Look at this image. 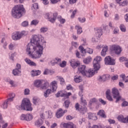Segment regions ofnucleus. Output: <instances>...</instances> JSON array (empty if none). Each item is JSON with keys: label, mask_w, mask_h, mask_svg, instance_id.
Segmentation results:
<instances>
[{"label": "nucleus", "mask_w": 128, "mask_h": 128, "mask_svg": "<svg viewBox=\"0 0 128 128\" xmlns=\"http://www.w3.org/2000/svg\"><path fill=\"white\" fill-rule=\"evenodd\" d=\"M42 40V35H34L31 43L28 44L26 52L32 58H40L42 56L44 48L40 45V40Z\"/></svg>", "instance_id": "nucleus-1"}, {"label": "nucleus", "mask_w": 128, "mask_h": 128, "mask_svg": "<svg viewBox=\"0 0 128 128\" xmlns=\"http://www.w3.org/2000/svg\"><path fill=\"white\" fill-rule=\"evenodd\" d=\"M78 70L82 76H84L87 78H92V76L96 74L94 70H93V68L86 70V65H80L78 68Z\"/></svg>", "instance_id": "nucleus-2"}, {"label": "nucleus", "mask_w": 128, "mask_h": 128, "mask_svg": "<svg viewBox=\"0 0 128 128\" xmlns=\"http://www.w3.org/2000/svg\"><path fill=\"white\" fill-rule=\"evenodd\" d=\"M87 104L88 102H86V100H84V98L82 97L80 106L78 103H76L75 104L76 110H78V112H80V114H84L88 112V108H86Z\"/></svg>", "instance_id": "nucleus-3"}, {"label": "nucleus", "mask_w": 128, "mask_h": 128, "mask_svg": "<svg viewBox=\"0 0 128 128\" xmlns=\"http://www.w3.org/2000/svg\"><path fill=\"white\" fill-rule=\"evenodd\" d=\"M23 12H24V8L22 5L16 6L12 10V16L15 18H22Z\"/></svg>", "instance_id": "nucleus-4"}, {"label": "nucleus", "mask_w": 128, "mask_h": 128, "mask_svg": "<svg viewBox=\"0 0 128 128\" xmlns=\"http://www.w3.org/2000/svg\"><path fill=\"white\" fill-rule=\"evenodd\" d=\"M21 109L24 110H28L32 112V104L28 98H24L22 101L21 104Z\"/></svg>", "instance_id": "nucleus-5"}, {"label": "nucleus", "mask_w": 128, "mask_h": 128, "mask_svg": "<svg viewBox=\"0 0 128 128\" xmlns=\"http://www.w3.org/2000/svg\"><path fill=\"white\" fill-rule=\"evenodd\" d=\"M28 35V32L23 30L21 32H16L12 34V38L14 40H18L23 36Z\"/></svg>", "instance_id": "nucleus-6"}, {"label": "nucleus", "mask_w": 128, "mask_h": 128, "mask_svg": "<svg viewBox=\"0 0 128 128\" xmlns=\"http://www.w3.org/2000/svg\"><path fill=\"white\" fill-rule=\"evenodd\" d=\"M102 62V57L100 56H97L94 59L93 66L95 74H98V70H99L100 68V63Z\"/></svg>", "instance_id": "nucleus-7"}, {"label": "nucleus", "mask_w": 128, "mask_h": 128, "mask_svg": "<svg viewBox=\"0 0 128 128\" xmlns=\"http://www.w3.org/2000/svg\"><path fill=\"white\" fill-rule=\"evenodd\" d=\"M112 94L114 98H116V102H118L122 100V96L120 94V92L118 88H114L112 89Z\"/></svg>", "instance_id": "nucleus-8"}, {"label": "nucleus", "mask_w": 128, "mask_h": 128, "mask_svg": "<svg viewBox=\"0 0 128 128\" xmlns=\"http://www.w3.org/2000/svg\"><path fill=\"white\" fill-rule=\"evenodd\" d=\"M110 50L116 54H120V52H122V48L120 46L116 44H113L110 46Z\"/></svg>", "instance_id": "nucleus-9"}, {"label": "nucleus", "mask_w": 128, "mask_h": 128, "mask_svg": "<svg viewBox=\"0 0 128 128\" xmlns=\"http://www.w3.org/2000/svg\"><path fill=\"white\" fill-rule=\"evenodd\" d=\"M72 94V92H68V93H64L62 91H59L56 94V98L61 96V98H70Z\"/></svg>", "instance_id": "nucleus-10"}, {"label": "nucleus", "mask_w": 128, "mask_h": 128, "mask_svg": "<svg viewBox=\"0 0 128 128\" xmlns=\"http://www.w3.org/2000/svg\"><path fill=\"white\" fill-rule=\"evenodd\" d=\"M105 64L109 66H114L116 64V60L114 58H111L110 56H106L104 58Z\"/></svg>", "instance_id": "nucleus-11"}, {"label": "nucleus", "mask_w": 128, "mask_h": 128, "mask_svg": "<svg viewBox=\"0 0 128 128\" xmlns=\"http://www.w3.org/2000/svg\"><path fill=\"white\" fill-rule=\"evenodd\" d=\"M110 75L104 74L102 76H98V82H106V80H110Z\"/></svg>", "instance_id": "nucleus-12"}, {"label": "nucleus", "mask_w": 128, "mask_h": 128, "mask_svg": "<svg viewBox=\"0 0 128 128\" xmlns=\"http://www.w3.org/2000/svg\"><path fill=\"white\" fill-rule=\"evenodd\" d=\"M60 128H76V126L72 123L68 124L62 122L60 124Z\"/></svg>", "instance_id": "nucleus-13"}, {"label": "nucleus", "mask_w": 128, "mask_h": 128, "mask_svg": "<svg viewBox=\"0 0 128 128\" xmlns=\"http://www.w3.org/2000/svg\"><path fill=\"white\" fill-rule=\"evenodd\" d=\"M66 112H68L67 110H63L62 109L60 108L56 114V116L57 118H62V116H64V114Z\"/></svg>", "instance_id": "nucleus-14"}, {"label": "nucleus", "mask_w": 128, "mask_h": 128, "mask_svg": "<svg viewBox=\"0 0 128 128\" xmlns=\"http://www.w3.org/2000/svg\"><path fill=\"white\" fill-rule=\"evenodd\" d=\"M50 86H52V92H56V88H58V82L56 80L52 81L50 83Z\"/></svg>", "instance_id": "nucleus-15"}, {"label": "nucleus", "mask_w": 128, "mask_h": 128, "mask_svg": "<svg viewBox=\"0 0 128 128\" xmlns=\"http://www.w3.org/2000/svg\"><path fill=\"white\" fill-rule=\"evenodd\" d=\"M70 64L73 68H76L78 66L80 65V63L76 62L74 59H72L70 61Z\"/></svg>", "instance_id": "nucleus-16"}, {"label": "nucleus", "mask_w": 128, "mask_h": 128, "mask_svg": "<svg viewBox=\"0 0 128 128\" xmlns=\"http://www.w3.org/2000/svg\"><path fill=\"white\" fill-rule=\"evenodd\" d=\"M44 80H36L34 82V86L36 88H40L42 86V84L44 82Z\"/></svg>", "instance_id": "nucleus-17"}, {"label": "nucleus", "mask_w": 128, "mask_h": 128, "mask_svg": "<svg viewBox=\"0 0 128 128\" xmlns=\"http://www.w3.org/2000/svg\"><path fill=\"white\" fill-rule=\"evenodd\" d=\"M50 86V83L48 81L44 80V82L42 84L40 88L42 90H46Z\"/></svg>", "instance_id": "nucleus-18"}, {"label": "nucleus", "mask_w": 128, "mask_h": 128, "mask_svg": "<svg viewBox=\"0 0 128 128\" xmlns=\"http://www.w3.org/2000/svg\"><path fill=\"white\" fill-rule=\"evenodd\" d=\"M96 36L98 38H100L102 36V28H96Z\"/></svg>", "instance_id": "nucleus-19"}, {"label": "nucleus", "mask_w": 128, "mask_h": 128, "mask_svg": "<svg viewBox=\"0 0 128 128\" xmlns=\"http://www.w3.org/2000/svg\"><path fill=\"white\" fill-rule=\"evenodd\" d=\"M25 62L28 64H29V66H36V64L34 63V62H32L28 58L25 59Z\"/></svg>", "instance_id": "nucleus-20"}, {"label": "nucleus", "mask_w": 128, "mask_h": 128, "mask_svg": "<svg viewBox=\"0 0 128 128\" xmlns=\"http://www.w3.org/2000/svg\"><path fill=\"white\" fill-rule=\"evenodd\" d=\"M44 124V120L42 119H38L35 122V126H37V128H40L41 126H42Z\"/></svg>", "instance_id": "nucleus-21"}, {"label": "nucleus", "mask_w": 128, "mask_h": 128, "mask_svg": "<svg viewBox=\"0 0 128 128\" xmlns=\"http://www.w3.org/2000/svg\"><path fill=\"white\" fill-rule=\"evenodd\" d=\"M74 82L76 83L82 82V78L80 76L76 75L74 76Z\"/></svg>", "instance_id": "nucleus-22"}, {"label": "nucleus", "mask_w": 128, "mask_h": 128, "mask_svg": "<svg viewBox=\"0 0 128 128\" xmlns=\"http://www.w3.org/2000/svg\"><path fill=\"white\" fill-rule=\"evenodd\" d=\"M88 118L89 120H96L98 117L96 116V114L92 113H88Z\"/></svg>", "instance_id": "nucleus-23"}, {"label": "nucleus", "mask_w": 128, "mask_h": 128, "mask_svg": "<svg viewBox=\"0 0 128 128\" xmlns=\"http://www.w3.org/2000/svg\"><path fill=\"white\" fill-rule=\"evenodd\" d=\"M108 46H104L101 52V56H106V52H108Z\"/></svg>", "instance_id": "nucleus-24"}, {"label": "nucleus", "mask_w": 128, "mask_h": 128, "mask_svg": "<svg viewBox=\"0 0 128 128\" xmlns=\"http://www.w3.org/2000/svg\"><path fill=\"white\" fill-rule=\"evenodd\" d=\"M75 28L77 30V34H80L82 32V28L80 25L76 26Z\"/></svg>", "instance_id": "nucleus-25"}, {"label": "nucleus", "mask_w": 128, "mask_h": 128, "mask_svg": "<svg viewBox=\"0 0 128 128\" xmlns=\"http://www.w3.org/2000/svg\"><path fill=\"white\" fill-rule=\"evenodd\" d=\"M98 115L100 116L102 118H106V113L104 112V110H100L98 112Z\"/></svg>", "instance_id": "nucleus-26"}, {"label": "nucleus", "mask_w": 128, "mask_h": 128, "mask_svg": "<svg viewBox=\"0 0 128 128\" xmlns=\"http://www.w3.org/2000/svg\"><path fill=\"white\" fill-rule=\"evenodd\" d=\"M10 102L8 101V100H6L2 105H1V108H8V104H10Z\"/></svg>", "instance_id": "nucleus-27"}, {"label": "nucleus", "mask_w": 128, "mask_h": 128, "mask_svg": "<svg viewBox=\"0 0 128 128\" xmlns=\"http://www.w3.org/2000/svg\"><path fill=\"white\" fill-rule=\"evenodd\" d=\"M92 62V57L91 56H88L86 58H85L83 60V62L84 64H88L89 62Z\"/></svg>", "instance_id": "nucleus-28"}, {"label": "nucleus", "mask_w": 128, "mask_h": 128, "mask_svg": "<svg viewBox=\"0 0 128 128\" xmlns=\"http://www.w3.org/2000/svg\"><path fill=\"white\" fill-rule=\"evenodd\" d=\"M34 118V116L30 114H26V122H30Z\"/></svg>", "instance_id": "nucleus-29"}, {"label": "nucleus", "mask_w": 128, "mask_h": 128, "mask_svg": "<svg viewBox=\"0 0 128 128\" xmlns=\"http://www.w3.org/2000/svg\"><path fill=\"white\" fill-rule=\"evenodd\" d=\"M31 74L32 76H40V70H32L31 72Z\"/></svg>", "instance_id": "nucleus-30"}, {"label": "nucleus", "mask_w": 128, "mask_h": 128, "mask_svg": "<svg viewBox=\"0 0 128 128\" xmlns=\"http://www.w3.org/2000/svg\"><path fill=\"white\" fill-rule=\"evenodd\" d=\"M45 114H46V118H52V112L50 110L46 112Z\"/></svg>", "instance_id": "nucleus-31"}, {"label": "nucleus", "mask_w": 128, "mask_h": 128, "mask_svg": "<svg viewBox=\"0 0 128 128\" xmlns=\"http://www.w3.org/2000/svg\"><path fill=\"white\" fill-rule=\"evenodd\" d=\"M52 92V90L50 89H48L44 92V96L46 98H48L50 94Z\"/></svg>", "instance_id": "nucleus-32"}, {"label": "nucleus", "mask_w": 128, "mask_h": 128, "mask_svg": "<svg viewBox=\"0 0 128 128\" xmlns=\"http://www.w3.org/2000/svg\"><path fill=\"white\" fill-rule=\"evenodd\" d=\"M20 72V70H19L18 68H15L12 71V74L14 76H18Z\"/></svg>", "instance_id": "nucleus-33"}, {"label": "nucleus", "mask_w": 128, "mask_h": 128, "mask_svg": "<svg viewBox=\"0 0 128 128\" xmlns=\"http://www.w3.org/2000/svg\"><path fill=\"white\" fill-rule=\"evenodd\" d=\"M16 96V94L14 93H11L10 94V98H8L7 100H8V102H12L14 100V98Z\"/></svg>", "instance_id": "nucleus-34"}, {"label": "nucleus", "mask_w": 128, "mask_h": 128, "mask_svg": "<svg viewBox=\"0 0 128 128\" xmlns=\"http://www.w3.org/2000/svg\"><path fill=\"white\" fill-rule=\"evenodd\" d=\"M128 0H124L122 2H120L118 4L120 5V6H128Z\"/></svg>", "instance_id": "nucleus-35"}, {"label": "nucleus", "mask_w": 128, "mask_h": 128, "mask_svg": "<svg viewBox=\"0 0 128 128\" xmlns=\"http://www.w3.org/2000/svg\"><path fill=\"white\" fill-rule=\"evenodd\" d=\"M58 20L60 22V24H64V23L66 22V19L62 18V16H58Z\"/></svg>", "instance_id": "nucleus-36"}, {"label": "nucleus", "mask_w": 128, "mask_h": 128, "mask_svg": "<svg viewBox=\"0 0 128 128\" xmlns=\"http://www.w3.org/2000/svg\"><path fill=\"white\" fill-rule=\"evenodd\" d=\"M46 16H48L49 20L50 22L54 23V22H56V18H50V14H46Z\"/></svg>", "instance_id": "nucleus-37"}, {"label": "nucleus", "mask_w": 128, "mask_h": 128, "mask_svg": "<svg viewBox=\"0 0 128 128\" xmlns=\"http://www.w3.org/2000/svg\"><path fill=\"white\" fill-rule=\"evenodd\" d=\"M58 80L60 81V84H66V82L64 81V79L62 76H57Z\"/></svg>", "instance_id": "nucleus-38"}, {"label": "nucleus", "mask_w": 128, "mask_h": 128, "mask_svg": "<svg viewBox=\"0 0 128 128\" xmlns=\"http://www.w3.org/2000/svg\"><path fill=\"white\" fill-rule=\"evenodd\" d=\"M32 10H38V3H34L32 5Z\"/></svg>", "instance_id": "nucleus-39"}, {"label": "nucleus", "mask_w": 128, "mask_h": 128, "mask_svg": "<svg viewBox=\"0 0 128 128\" xmlns=\"http://www.w3.org/2000/svg\"><path fill=\"white\" fill-rule=\"evenodd\" d=\"M20 120H26V114H22L20 116Z\"/></svg>", "instance_id": "nucleus-40"}, {"label": "nucleus", "mask_w": 128, "mask_h": 128, "mask_svg": "<svg viewBox=\"0 0 128 128\" xmlns=\"http://www.w3.org/2000/svg\"><path fill=\"white\" fill-rule=\"evenodd\" d=\"M56 62L52 63V66H54V64H59L60 62H62V60L59 58H56Z\"/></svg>", "instance_id": "nucleus-41"}, {"label": "nucleus", "mask_w": 128, "mask_h": 128, "mask_svg": "<svg viewBox=\"0 0 128 128\" xmlns=\"http://www.w3.org/2000/svg\"><path fill=\"white\" fill-rule=\"evenodd\" d=\"M98 102V100L96 98L91 99L89 102V106H92V104H94V102Z\"/></svg>", "instance_id": "nucleus-42"}, {"label": "nucleus", "mask_w": 128, "mask_h": 128, "mask_svg": "<svg viewBox=\"0 0 128 128\" xmlns=\"http://www.w3.org/2000/svg\"><path fill=\"white\" fill-rule=\"evenodd\" d=\"M118 120H119V122H124V116L120 115L118 117Z\"/></svg>", "instance_id": "nucleus-43"}, {"label": "nucleus", "mask_w": 128, "mask_h": 128, "mask_svg": "<svg viewBox=\"0 0 128 128\" xmlns=\"http://www.w3.org/2000/svg\"><path fill=\"white\" fill-rule=\"evenodd\" d=\"M38 22H40L38 20H32L31 22V24L33 26H36V24H38Z\"/></svg>", "instance_id": "nucleus-44"}, {"label": "nucleus", "mask_w": 128, "mask_h": 128, "mask_svg": "<svg viewBox=\"0 0 128 128\" xmlns=\"http://www.w3.org/2000/svg\"><path fill=\"white\" fill-rule=\"evenodd\" d=\"M59 64L60 68H64L66 66V61H62V63L60 62Z\"/></svg>", "instance_id": "nucleus-45"}, {"label": "nucleus", "mask_w": 128, "mask_h": 128, "mask_svg": "<svg viewBox=\"0 0 128 128\" xmlns=\"http://www.w3.org/2000/svg\"><path fill=\"white\" fill-rule=\"evenodd\" d=\"M70 100H66L64 102V104H65L66 108H68L70 106Z\"/></svg>", "instance_id": "nucleus-46"}, {"label": "nucleus", "mask_w": 128, "mask_h": 128, "mask_svg": "<svg viewBox=\"0 0 128 128\" xmlns=\"http://www.w3.org/2000/svg\"><path fill=\"white\" fill-rule=\"evenodd\" d=\"M120 30L122 32H125L126 30V26L124 24L120 25Z\"/></svg>", "instance_id": "nucleus-47"}, {"label": "nucleus", "mask_w": 128, "mask_h": 128, "mask_svg": "<svg viewBox=\"0 0 128 128\" xmlns=\"http://www.w3.org/2000/svg\"><path fill=\"white\" fill-rule=\"evenodd\" d=\"M48 28L46 27H42L40 29V32H48Z\"/></svg>", "instance_id": "nucleus-48"}, {"label": "nucleus", "mask_w": 128, "mask_h": 128, "mask_svg": "<svg viewBox=\"0 0 128 128\" xmlns=\"http://www.w3.org/2000/svg\"><path fill=\"white\" fill-rule=\"evenodd\" d=\"M79 50H80L82 54H86V50L82 46H80Z\"/></svg>", "instance_id": "nucleus-49"}, {"label": "nucleus", "mask_w": 128, "mask_h": 128, "mask_svg": "<svg viewBox=\"0 0 128 128\" xmlns=\"http://www.w3.org/2000/svg\"><path fill=\"white\" fill-rule=\"evenodd\" d=\"M24 94H25V96H28V94H30V89L26 88L24 90Z\"/></svg>", "instance_id": "nucleus-50"}, {"label": "nucleus", "mask_w": 128, "mask_h": 128, "mask_svg": "<svg viewBox=\"0 0 128 128\" xmlns=\"http://www.w3.org/2000/svg\"><path fill=\"white\" fill-rule=\"evenodd\" d=\"M22 26L24 27L28 26V21H24L22 24Z\"/></svg>", "instance_id": "nucleus-51"}, {"label": "nucleus", "mask_w": 128, "mask_h": 128, "mask_svg": "<svg viewBox=\"0 0 128 128\" xmlns=\"http://www.w3.org/2000/svg\"><path fill=\"white\" fill-rule=\"evenodd\" d=\"M106 98L108 100H110V102H112L114 100V99H112V97L110 95H108L106 96Z\"/></svg>", "instance_id": "nucleus-52"}, {"label": "nucleus", "mask_w": 128, "mask_h": 128, "mask_svg": "<svg viewBox=\"0 0 128 128\" xmlns=\"http://www.w3.org/2000/svg\"><path fill=\"white\" fill-rule=\"evenodd\" d=\"M99 102H101V104H103V106H104L105 104H106V102L104 100H102V98H100Z\"/></svg>", "instance_id": "nucleus-53"}, {"label": "nucleus", "mask_w": 128, "mask_h": 128, "mask_svg": "<svg viewBox=\"0 0 128 128\" xmlns=\"http://www.w3.org/2000/svg\"><path fill=\"white\" fill-rule=\"evenodd\" d=\"M120 62H128V59H126V58L124 57H121L120 58Z\"/></svg>", "instance_id": "nucleus-54"}, {"label": "nucleus", "mask_w": 128, "mask_h": 128, "mask_svg": "<svg viewBox=\"0 0 128 128\" xmlns=\"http://www.w3.org/2000/svg\"><path fill=\"white\" fill-rule=\"evenodd\" d=\"M79 22H86V18H78Z\"/></svg>", "instance_id": "nucleus-55"}, {"label": "nucleus", "mask_w": 128, "mask_h": 128, "mask_svg": "<svg viewBox=\"0 0 128 128\" xmlns=\"http://www.w3.org/2000/svg\"><path fill=\"white\" fill-rule=\"evenodd\" d=\"M40 118H42V120H44V118H46V112L44 113H42L40 114Z\"/></svg>", "instance_id": "nucleus-56"}, {"label": "nucleus", "mask_w": 128, "mask_h": 128, "mask_svg": "<svg viewBox=\"0 0 128 128\" xmlns=\"http://www.w3.org/2000/svg\"><path fill=\"white\" fill-rule=\"evenodd\" d=\"M87 52H88V54H92V52H94V50H92V49L88 48H87Z\"/></svg>", "instance_id": "nucleus-57"}, {"label": "nucleus", "mask_w": 128, "mask_h": 128, "mask_svg": "<svg viewBox=\"0 0 128 128\" xmlns=\"http://www.w3.org/2000/svg\"><path fill=\"white\" fill-rule=\"evenodd\" d=\"M16 68H17L18 70H22V66H20V64H17L16 65Z\"/></svg>", "instance_id": "nucleus-58"}, {"label": "nucleus", "mask_w": 128, "mask_h": 128, "mask_svg": "<svg viewBox=\"0 0 128 128\" xmlns=\"http://www.w3.org/2000/svg\"><path fill=\"white\" fill-rule=\"evenodd\" d=\"M118 75H115L112 77V80H118Z\"/></svg>", "instance_id": "nucleus-59"}, {"label": "nucleus", "mask_w": 128, "mask_h": 128, "mask_svg": "<svg viewBox=\"0 0 128 128\" xmlns=\"http://www.w3.org/2000/svg\"><path fill=\"white\" fill-rule=\"evenodd\" d=\"M76 10H75L72 12V14L71 15V18H74V16H76Z\"/></svg>", "instance_id": "nucleus-60"}, {"label": "nucleus", "mask_w": 128, "mask_h": 128, "mask_svg": "<svg viewBox=\"0 0 128 128\" xmlns=\"http://www.w3.org/2000/svg\"><path fill=\"white\" fill-rule=\"evenodd\" d=\"M72 46H74V48H78V42H72Z\"/></svg>", "instance_id": "nucleus-61"}, {"label": "nucleus", "mask_w": 128, "mask_h": 128, "mask_svg": "<svg viewBox=\"0 0 128 128\" xmlns=\"http://www.w3.org/2000/svg\"><path fill=\"white\" fill-rule=\"evenodd\" d=\"M8 82L11 84L12 86H14V82L12 80H10Z\"/></svg>", "instance_id": "nucleus-62"}, {"label": "nucleus", "mask_w": 128, "mask_h": 128, "mask_svg": "<svg viewBox=\"0 0 128 128\" xmlns=\"http://www.w3.org/2000/svg\"><path fill=\"white\" fill-rule=\"evenodd\" d=\"M122 106H128V102H124L122 103Z\"/></svg>", "instance_id": "nucleus-63"}, {"label": "nucleus", "mask_w": 128, "mask_h": 128, "mask_svg": "<svg viewBox=\"0 0 128 128\" xmlns=\"http://www.w3.org/2000/svg\"><path fill=\"white\" fill-rule=\"evenodd\" d=\"M92 128H102V126H98V125H94Z\"/></svg>", "instance_id": "nucleus-64"}]
</instances>
